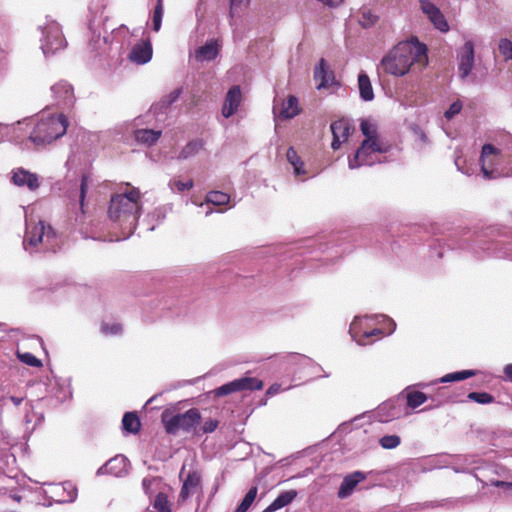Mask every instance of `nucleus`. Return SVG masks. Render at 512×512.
I'll list each match as a JSON object with an SVG mask.
<instances>
[{
    "mask_svg": "<svg viewBox=\"0 0 512 512\" xmlns=\"http://www.w3.org/2000/svg\"><path fill=\"white\" fill-rule=\"evenodd\" d=\"M140 199L141 193L134 187L111 197L108 217L120 234H116L115 238H111L110 241L126 240L134 233L141 213Z\"/></svg>",
    "mask_w": 512,
    "mask_h": 512,
    "instance_id": "obj_1",
    "label": "nucleus"
},
{
    "mask_svg": "<svg viewBox=\"0 0 512 512\" xmlns=\"http://www.w3.org/2000/svg\"><path fill=\"white\" fill-rule=\"evenodd\" d=\"M428 64L427 47L417 39L399 42L381 60L380 68L396 77L406 75L411 69L421 71Z\"/></svg>",
    "mask_w": 512,
    "mask_h": 512,
    "instance_id": "obj_2",
    "label": "nucleus"
},
{
    "mask_svg": "<svg viewBox=\"0 0 512 512\" xmlns=\"http://www.w3.org/2000/svg\"><path fill=\"white\" fill-rule=\"evenodd\" d=\"M34 126L29 134V141L37 148L44 147L62 137L68 127V120L63 114H42L34 122L31 118H24L13 125L14 131Z\"/></svg>",
    "mask_w": 512,
    "mask_h": 512,
    "instance_id": "obj_3",
    "label": "nucleus"
},
{
    "mask_svg": "<svg viewBox=\"0 0 512 512\" xmlns=\"http://www.w3.org/2000/svg\"><path fill=\"white\" fill-rule=\"evenodd\" d=\"M481 170L488 179L512 176V136H506L501 147L485 144L480 156Z\"/></svg>",
    "mask_w": 512,
    "mask_h": 512,
    "instance_id": "obj_4",
    "label": "nucleus"
},
{
    "mask_svg": "<svg viewBox=\"0 0 512 512\" xmlns=\"http://www.w3.org/2000/svg\"><path fill=\"white\" fill-rule=\"evenodd\" d=\"M23 248L30 255L53 252L59 248V241L52 226L42 220L33 222L26 219Z\"/></svg>",
    "mask_w": 512,
    "mask_h": 512,
    "instance_id": "obj_5",
    "label": "nucleus"
},
{
    "mask_svg": "<svg viewBox=\"0 0 512 512\" xmlns=\"http://www.w3.org/2000/svg\"><path fill=\"white\" fill-rule=\"evenodd\" d=\"M396 328L395 322L385 315L355 317L349 329L351 337L359 345L370 344L373 336L391 334Z\"/></svg>",
    "mask_w": 512,
    "mask_h": 512,
    "instance_id": "obj_6",
    "label": "nucleus"
},
{
    "mask_svg": "<svg viewBox=\"0 0 512 512\" xmlns=\"http://www.w3.org/2000/svg\"><path fill=\"white\" fill-rule=\"evenodd\" d=\"M38 29L41 32L40 47L46 58L65 49L67 42L56 21L46 18L45 22L38 26Z\"/></svg>",
    "mask_w": 512,
    "mask_h": 512,
    "instance_id": "obj_7",
    "label": "nucleus"
},
{
    "mask_svg": "<svg viewBox=\"0 0 512 512\" xmlns=\"http://www.w3.org/2000/svg\"><path fill=\"white\" fill-rule=\"evenodd\" d=\"M162 423L168 434L176 435L180 431L192 433L199 425L201 415L198 409L191 408L184 413L169 416L168 411L162 413Z\"/></svg>",
    "mask_w": 512,
    "mask_h": 512,
    "instance_id": "obj_8",
    "label": "nucleus"
},
{
    "mask_svg": "<svg viewBox=\"0 0 512 512\" xmlns=\"http://www.w3.org/2000/svg\"><path fill=\"white\" fill-rule=\"evenodd\" d=\"M388 147L383 142H370L363 140L360 147L356 150L354 157H349L348 167L357 169L361 166H371L380 163V155L387 152Z\"/></svg>",
    "mask_w": 512,
    "mask_h": 512,
    "instance_id": "obj_9",
    "label": "nucleus"
},
{
    "mask_svg": "<svg viewBox=\"0 0 512 512\" xmlns=\"http://www.w3.org/2000/svg\"><path fill=\"white\" fill-rule=\"evenodd\" d=\"M150 117V114H147L142 117H137L131 122H127L122 125V127L125 128L126 134H132L137 143L148 147L154 145L162 135L161 130H154L143 127L149 123V121L146 119Z\"/></svg>",
    "mask_w": 512,
    "mask_h": 512,
    "instance_id": "obj_10",
    "label": "nucleus"
},
{
    "mask_svg": "<svg viewBox=\"0 0 512 512\" xmlns=\"http://www.w3.org/2000/svg\"><path fill=\"white\" fill-rule=\"evenodd\" d=\"M263 382L255 377H243L228 382L215 390L216 396H225L234 392L261 390Z\"/></svg>",
    "mask_w": 512,
    "mask_h": 512,
    "instance_id": "obj_11",
    "label": "nucleus"
},
{
    "mask_svg": "<svg viewBox=\"0 0 512 512\" xmlns=\"http://www.w3.org/2000/svg\"><path fill=\"white\" fill-rule=\"evenodd\" d=\"M10 181L19 188H26L30 192H35L40 187V177L23 167L14 168L10 172Z\"/></svg>",
    "mask_w": 512,
    "mask_h": 512,
    "instance_id": "obj_12",
    "label": "nucleus"
},
{
    "mask_svg": "<svg viewBox=\"0 0 512 512\" xmlns=\"http://www.w3.org/2000/svg\"><path fill=\"white\" fill-rule=\"evenodd\" d=\"M51 92L55 103L64 108L69 109L75 103V96L72 86L66 81H60L51 87Z\"/></svg>",
    "mask_w": 512,
    "mask_h": 512,
    "instance_id": "obj_13",
    "label": "nucleus"
},
{
    "mask_svg": "<svg viewBox=\"0 0 512 512\" xmlns=\"http://www.w3.org/2000/svg\"><path fill=\"white\" fill-rule=\"evenodd\" d=\"M477 251L479 258L495 257L512 260V243L488 242Z\"/></svg>",
    "mask_w": 512,
    "mask_h": 512,
    "instance_id": "obj_14",
    "label": "nucleus"
},
{
    "mask_svg": "<svg viewBox=\"0 0 512 512\" xmlns=\"http://www.w3.org/2000/svg\"><path fill=\"white\" fill-rule=\"evenodd\" d=\"M458 72L462 79L467 78L474 66V44L472 41H466L458 53Z\"/></svg>",
    "mask_w": 512,
    "mask_h": 512,
    "instance_id": "obj_15",
    "label": "nucleus"
},
{
    "mask_svg": "<svg viewBox=\"0 0 512 512\" xmlns=\"http://www.w3.org/2000/svg\"><path fill=\"white\" fill-rule=\"evenodd\" d=\"M128 459L123 455H117L108 460L97 470L98 475L110 474L115 477H121L128 472Z\"/></svg>",
    "mask_w": 512,
    "mask_h": 512,
    "instance_id": "obj_16",
    "label": "nucleus"
},
{
    "mask_svg": "<svg viewBox=\"0 0 512 512\" xmlns=\"http://www.w3.org/2000/svg\"><path fill=\"white\" fill-rule=\"evenodd\" d=\"M201 491V475L198 471H190L183 481L179 494V502H185L191 496Z\"/></svg>",
    "mask_w": 512,
    "mask_h": 512,
    "instance_id": "obj_17",
    "label": "nucleus"
},
{
    "mask_svg": "<svg viewBox=\"0 0 512 512\" xmlns=\"http://www.w3.org/2000/svg\"><path fill=\"white\" fill-rule=\"evenodd\" d=\"M52 493L54 497L51 498L54 502L59 504L73 503L77 499L78 495L76 486L69 481L55 486Z\"/></svg>",
    "mask_w": 512,
    "mask_h": 512,
    "instance_id": "obj_18",
    "label": "nucleus"
},
{
    "mask_svg": "<svg viewBox=\"0 0 512 512\" xmlns=\"http://www.w3.org/2000/svg\"><path fill=\"white\" fill-rule=\"evenodd\" d=\"M330 129L333 135L331 147L333 150H338L342 143H344L350 134V126L344 119H339L331 123Z\"/></svg>",
    "mask_w": 512,
    "mask_h": 512,
    "instance_id": "obj_19",
    "label": "nucleus"
},
{
    "mask_svg": "<svg viewBox=\"0 0 512 512\" xmlns=\"http://www.w3.org/2000/svg\"><path fill=\"white\" fill-rule=\"evenodd\" d=\"M128 58L131 62L136 64H146L148 63L152 58V46L149 41V39L143 40L140 43L135 44L129 55Z\"/></svg>",
    "mask_w": 512,
    "mask_h": 512,
    "instance_id": "obj_20",
    "label": "nucleus"
},
{
    "mask_svg": "<svg viewBox=\"0 0 512 512\" xmlns=\"http://www.w3.org/2000/svg\"><path fill=\"white\" fill-rule=\"evenodd\" d=\"M242 100V94L239 86H233L226 94L222 107V115L225 118L231 117L238 109Z\"/></svg>",
    "mask_w": 512,
    "mask_h": 512,
    "instance_id": "obj_21",
    "label": "nucleus"
},
{
    "mask_svg": "<svg viewBox=\"0 0 512 512\" xmlns=\"http://www.w3.org/2000/svg\"><path fill=\"white\" fill-rule=\"evenodd\" d=\"M400 415L401 409L393 400L384 402L377 408L375 412V417L380 422H389L400 417Z\"/></svg>",
    "mask_w": 512,
    "mask_h": 512,
    "instance_id": "obj_22",
    "label": "nucleus"
},
{
    "mask_svg": "<svg viewBox=\"0 0 512 512\" xmlns=\"http://www.w3.org/2000/svg\"><path fill=\"white\" fill-rule=\"evenodd\" d=\"M273 112L275 116L282 119H291L295 117L299 113L298 99L295 96H289L288 99L281 104L280 108H278L275 103Z\"/></svg>",
    "mask_w": 512,
    "mask_h": 512,
    "instance_id": "obj_23",
    "label": "nucleus"
},
{
    "mask_svg": "<svg viewBox=\"0 0 512 512\" xmlns=\"http://www.w3.org/2000/svg\"><path fill=\"white\" fill-rule=\"evenodd\" d=\"M366 478L365 474L361 471H355L352 474L347 475L338 490V497L343 499L348 497L357 486L358 483Z\"/></svg>",
    "mask_w": 512,
    "mask_h": 512,
    "instance_id": "obj_24",
    "label": "nucleus"
},
{
    "mask_svg": "<svg viewBox=\"0 0 512 512\" xmlns=\"http://www.w3.org/2000/svg\"><path fill=\"white\" fill-rule=\"evenodd\" d=\"M314 78L319 83L317 84V89L321 90L323 88H327L335 84V78L331 71L326 68V63L324 59H321L318 66L314 71Z\"/></svg>",
    "mask_w": 512,
    "mask_h": 512,
    "instance_id": "obj_25",
    "label": "nucleus"
},
{
    "mask_svg": "<svg viewBox=\"0 0 512 512\" xmlns=\"http://www.w3.org/2000/svg\"><path fill=\"white\" fill-rule=\"evenodd\" d=\"M219 46L216 40L210 39L195 51V59L200 62L211 61L217 57Z\"/></svg>",
    "mask_w": 512,
    "mask_h": 512,
    "instance_id": "obj_26",
    "label": "nucleus"
},
{
    "mask_svg": "<svg viewBox=\"0 0 512 512\" xmlns=\"http://www.w3.org/2000/svg\"><path fill=\"white\" fill-rule=\"evenodd\" d=\"M296 490H287L281 492L278 497L262 512H275L283 507L288 506L297 497Z\"/></svg>",
    "mask_w": 512,
    "mask_h": 512,
    "instance_id": "obj_27",
    "label": "nucleus"
},
{
    "mask_svg": "<svg viewBox=\"0 0 512 512\" xmlns=\"http://www.w3.org/2000/svg\"><path fill=\"white\" fill-rule=\"evenodd\" d=\"M358 89L360 98L365 102H370L374 99V91L371 80L365 71H360L358 74Z\"/></svg>",
    "mask_w": 512,
    "mask_h": 512,
    "instance_id": "obj_28",
    "label": "nucleus"
},
{
    "mask_svg": "<svg viewBox=\"0 0 512 512\" xmlns=\"http://www.w3.org/2000/svg\"><path fill=\"white\" fill-rule=\"evenodd\" d=\"M478 459L475 456L465 455L457 459L452 469L456 473H471L473 470L478 469L475 464L478 463Z\"/></svg>",
    "mask_w": 512,
    "mask_h": 512,
    "instance_id": "obj_29",
    "label": "nucleus"
},
{
    "mask_svg": "<svg viewBox=\"0 0 512 512\" xmlns=\"http://www.w3.org/2000/svg\"><path fill=\"white\" fill-rule=\"evenodd\" d=\"M286 158H287V161L290 163V165L293 167L294 175L296 177L306 175V170L304 168V162L298 156L297 152L294 150L293 147L288 148L287 153H286Z\"/></svg>",
    "mask_w": 512,
    "mask_h": 512,
    "instance_id": "obj_30",
    "label": "nucleus"
},
{
    "mask_svg": "<svg viewBox=\"0 0 512 512\" xmlns=\"http://www.w3.org/2000/svg\"><path fill=\"white\" fill-rule=\"evenodd\" d=\"M141 427L140 419L134 412H126L122 419V428L125 432L136 434Z\"/></svg>",
    "mask_w": 512,
    "mask_h": 512,
    "instance_id": "obj_31",
    "label": "nucleus"
},
{
    "mask_svg": "<svg viewBox=\"0 0 512 512\" xmlns=\"http://www.w3.org/2000/svg\"><path fill=\"white\" fill-rule=\"evenodd\" d=\"M477 374L475 370H462L453 373H448L443 377L437 379L434 383H450L456 381L466 380L470 377H473Z\"/></svg>",
    "mask_w": 512,
    "mask_h": 512,
    "instance_id": "obj_32",
    "label": "nucleus"
},
{
    "mask_svg": "<svg viewBox=\"0 0 512 512\" xmlns=\"http://www.w3.org/2000/svg\"><path fill=\"white\" fill-rule=\"evenodd\" d=\"M171 205H163L154 209L153 212L148 214V219L153 223L149 230H154L156 225L160 224L167 216V214L171 211Z\"/></svg>",
    "mask_w": 512,
    "mask_h": 512,
    "instance_id": "obj_33",
    "label": "nucleus"
},
{
    "mask_svg": "<svg viewBox=\"0 0 512 512\" xmlns=\"http://www.w3.org/2000/svg\"><path fill=\"white\" fill-rule=\"evenodd\" d=\"M203 147V143L200 140H192L188 142L180 151L178 159L186 160L196 155Z\"/></svg>",
    "mask_w": 512,
    "mask_h": 512,
    "instance_id": "obj_34",
    "label": "nucleus"
},
{
    "mask_svg": "<svg viewBox=\"0 0 512 512\" xmlns=\"http://www.w3.org/2000/svg\"><path fill=\"white\" fill-rule=\"evenodd\" d=\"M406 400L409 408L416 409L428 400V396L420 391H409Z\"/></svg>",
    "mask_w": 512,
    "mask_h": 512,
    "instance_id": "obj_35",
    "label": "nucleus"
},
{
    "mask_svg": "<svg viewBox=\"0 0 512 512\" xmlns=\"http://www.w3.org/2000/svg\"><path fill=\"white\" fill-rule=\"evenodd\" d=\"M361 132L365 136L364 140H369L370 142H382L377 134L376 126L367 121L363 120L360 124Z\"/></svg>",
    "mask_w": 512,
    "mask_h": 512,
    "instance_id": "obj_36",
    "label": "nucleus"
},
{
    "mask_svg": "<svg viewBox=\"0 0 512 512\" xmlns=\"http://www.w3.org/2000/svg\"><path fill=\"white\" fill-rule=\"evenodd\" d=\"M89 30L91 33L89 45L93 50H100L103 45H106L107 37H102L100 30L94 28L92 24L89 25Z\"/></svg>",
    "mask_w": 512,
    "mask_h": 512,
    "instance_id": "obj_37",
    "label": "nucleus"
},
{
    "mask_svg": "<svg viewBox=\"0 0 512 512\" xmlns=\"http://www.w3.org/2000/svg\"><path fill=\"white\" fill-rule=\"evenodd\" d=\"M206 200L215 206H222L229 203L230 197L221 191H211L207 194Z\"/></svg>",
    "mask_w": 512,
    "mask_h": 512,
    "instance_id": "obj_38",
    "label": "nucleus"
},
{
    "mask_svg": "<svg viewBox=\"0 0 512 512\" xmlns=\"http://www.w3.org/2000/svg\"><path fill=\"white\" fill-rule=\"evenodd\" d=\"M257 496V487H252L248 490L241 503L236 508L235 512H246Z\"/></svg>",
    "mask_w": 512,
    "mask_h": 512,
    "instance_id": "obj_39",
    "label": "nucleus"
},
{
    "mask_svg": "<svg viewBox=\"0 0 512 512\" xmlns=\"http://www.w3.org/2000/svg\"><path fill=\"white\" fill-rule=\"evenodd\" d=\"M163 18V0H157L153 16H152V28L155 32H158L161 28Z\"/></svg>",
    "mask_w": 512,
    "mask_h": 512,
    "instance_id": "obj_40",
    "label": "nucleus"
},
{
    "mask_svg": "<svg viewBox=\"0 0 512 512\" xmlns=\"http://www.w3.org/2000/svg\"><path fill=\"white\" fill-rule=\"evenodd\" d=\"M429 20L433 23L435 28H437L439 31L447 32L449 30V25H448L444 15L440 11V9L438 11H436L435 14L430 16Z\"/></svg>",
    "mask_w": 512,
    "mask_h": 512,
    "instance_id": "obj_41",
    "label": "nucleus"
},
{
    "mask_svg": "<svg viewBox=\"0 0 512 512\" xmlns=\"http://www.w3.org/2000/svg\"><path fill=\"white\" fill-rule=\"evenodd\" d=\"M429 20L433 23L435 28H437L439 31L447 32L449 30V25H448L444 15L440 11V9L438 11H436L435 14L430 16Z\"/></svg>",
    "mask_w": 512,
    "mask_h": 512,
    "instance_id": "obj_42",
    "label": "nucleus"
},
{
    "mask_svg": "<svg viewBox=\"0 0 512 512\" xmlns=\"http://www.w3.org/2000/svg\"><path fill=\"white\" fill-rule=\"evenodd\" d=\"M25 400V397L20 396H14V395H3L0 397V406L3 408H9L10 405H13L14 407H19Z\"/></svg>",
    "mask_w": 512,
    "mask_h": 512,
    "instance_id": "obj_43",
    "label": "nucleus"
},
{
    "mask_svg": "<svg viewBox=\"0 0 512 512\" xmlns=\"http://www.w3.org/2000/svg\"><path fill=\"white\" fill-rule=\"evenodd\" d=\"M17 357L22 363L31 367H40L42 365L41 361L29 352H20L18 350Z\"/></svg>",
    "mask_w": 512,
    "mask_h": 512,
    "instance_id": "obj_44",
    "label": "nucleus"
},
{
    "mask_svg": "<svg viewBox=\"0 0 512 512\" xmlns=\"http://www.w3.org/2000/svg\"><path fill=\"white\" fill-rule=\"evenodd\" d=\"M379 443L384 449H394L401 443V439L397 435H385L380 438Z\"/></svg>",
    "mask_w": 512,
    "mask_h": 512,
    "instance_id": "obj_45",
    "label": "nucleus"
},
{
    "mask_svg": "<svg viewBox=\"0 0 512 512\" xmlns=\"http://www.w3.org/2000/svg\"><path fill=\"white\" fill-rule=\"evenodd\" d=\"M154 508L159 512H171L168 497L166 494H157L154 500Z\"/></svg>",
    "mask_w": 512,
    "mask_h": 512,
    "instance_id": "obj_46",
    "label": "nucleus"
},
{
    "mask_svg": "<svg viewBox=\"0 0 512 512\" xmlns=\"http://www.w3.org/2000/svg\"><path fill=\"white\" fill-rule=\"evenodd\" d=\"M468 398L479 404H489L494 401V397L487 392H471Z\"/></svg>",
    "mask_w": 512,
    "mask_h": 512,
    "instance_id": "obj_47",
    "label": "nucleus"
},
{
    "mask_svg": "<svg viewBox=\"0 0 512 512\" xmlns=\"http://www.w3.org/2000/svg\"><path fill=\"white\" fill-rule=\"evenodd\" d=\"M498 49L506 61L512 59V41L507 38L501 39L499 41Z\"/></svg>",
    "mask_w": 512,
    "mask_h": 512,
    "instance_id": "obj_48",
    "label": "nucleus"
},
{
    "mask_svg": "<svg viewBox=\"0 0 512 512\" xmlns=\"http://www.w3.org/2000/svg\"><path fill=\"white\" fill-rule=\"evenodd\" d=\"M182 93L181 89H175L172 92H170L167 96H165L159 103L161 108H168L170 105H172L174 102L178 100Z\"/></svg>",
    "mask_w": 512,
    "mask_h": 512,
    "instance_id": "obj_49",
    "label": "nucleus"
},
{
    "mask_svg": "<svg viewBox=\"0 0 512 512\" xmlns=\"http://www.w3.org/2000/svg\"><path fill=\"white\" fill-rule=\"evenodd\" d=\"M288 359L289 363L294 365L310 366L313 364V361L309 357L301 354H292L288 357Z\"/></svg>",
    "mask_w": 512,
    "mask_h": 512,
    "instance_id": "obj_50",
    "label": "nucleus"
},
{
    "mask_svg": "<svg viewBox=\"0 0 512 512\" xmlns=\"http://www.w3.org/2000/svg\"><path fill=\"white\" fill-rule=\"evenodd\" d=\"M463 104L460 100L454 101L449 108L445 111L444 116L447 120L453 119L462 110Z\"/></svg>",
    "mask_w": 512,
    "mask_h": 512,
    "instance_id": "obj_51",
    "label": "nucleus"
},
{
    "mask_svg": "<svg viewBox=\"0 0 512 512\" xmlns=\"http://www.w3.org/2000/svg\"><path fill=\"white\" fill-rule=\"evenodd\" d=\"M88 183H89V177L86 176V175H83L82 178H81L79 192L76 195L77 198H78V201H79L81 209H83V206H84V199H85Z\"/></svg>",
    "mask_w": 512,
    "mask_h": 512,
    "instance_id": "obj_52",
    "label": "nucleus"
},
{
    "mask_svg": "<svg viewBox=\"0 0 512 512\" xmlns=\"http://www.w3.org/2000/svg\"><path fill=\"white\" fill-rule=\"evenodd\" d=\"M420 8L422 12L429 18L433 14L436 13V11L439 10L438 7H436L431 1L429 0H420Z\"/></svg>",
    "mask_w": 512,
    "mask_h": 512,
    "instance_id": "obj_53",
    "label": "nucleus"
},
{
    "mask_svg": "<svg viewBox=\"0 0 512 512\" xmlns=\"http://www.w3.org/2000/svg\"><path fill=\"white\" fill-rule=\"evenodd\" d=\"M377 20V17L373 15L369 10L362 11L361 18L359 20L363 27H369L373 25Z\"/></svg>",
    "mask_w": 512,
    "mask_h": 512,
    "instance_id": "obj_54",
    "label": "nucleus"
},
{
    "mask_svg": "<svg viewBox=\"0 0 512 512\" xmlns=\"http://www.w3.org/2000/svg\"><path fill=\"white\" fill-rule=\"evenodd\" d=\"M102 332L106 335H117L122 332V326L119 323H104L102 325Z\"/></svg>",
    "mask_w": 512,
    "mask_h": 512,
    "instance_id": "obj_55",
    "label": "nucleus"
},
{
    "mask_svg": "<svg viewBox=\"0 0 512 512\" xmlns=\"http://www.w3.org/2000/svg\"><path fill=\"white\" fill-rule=\"evenodd\" d=\"M170 185L172 188H176L179 192H183L185 190H189L193 186V181L188 180L186 182H183L181 180H174L170 182Z\"/></svg>",
    "mask_w": 512,
    "mask_h": 512,
    "instance_id": "obj_56",
    "label": "nucleus"
},
{
    "mask_svg": "<svg viewBox=\"0 0 512 512\" xmlns=\"http://www.w3.org/2000/svg\"><path fill=\"white\" fill-rule=\"evenodd\" d=\"M217 427H218V421L209 419V420L205 421V423L203 424L202 431H203V433H212L216 430Z\"/></svg>",
    "mask_w": 512,
    "mask_h": 512,
    "instance_id": "obj_57",
    "label": "nucleus"
},
{
    "mask_svg": "<svg viewBox=\"0 0 512 512\" xmlns=\"http://www.w3.org/2000/svg\"><path fill=\"white\" fill-rule=\"evenodd\" d=\"M249 3V0H230V12L232 15L235 14L238 7L241 5H247Z\"/></svg>",
    "mask_w": 512,
    "mask_h": 512,
    "instance_id": "obj_58",
    "label": "nucleus"
},
{
    "mask_svg": "<svg viewBox=\"0 0 512 512\" xmlns=\"http://www.w3.org/2000/svg\"><path fill=\"white\" fill-rule=\"evenodd\" d=\"M280 391H282L281 385L275 383L268 388V390L266 391V394L268 396H274V395L278 394Z\"/></svg>",
    "mask_w": 512,
    "mask_h": 512,
    "instance_id": "obj_59",
    "label": "nucleus"
},
{
    "mask_svg": "<svg viewBox=\"0 0 512 512\" xmlns=\"http://www.w3.org/2000/svg\"><path fill=\"white\" fill-rule=\"evenodd\" d=\"M490 485L495 486V487H502V488H512L511 482H505V481H499V480L491 481Z\"/></svg>",
    "mask_w": 512,
    "mask_h": 512,
    "instance_id": "obj_60",
    "label": "nucleus"
},
{
    "mask_svg": "<svg viewBox=\"0 0 512 512\" xmlns=\"http://www.w3.org/2000/svg\"><path fill=\"white\" fill-rule=\"evenodd\" d=\"M129 32L128 28L125 25H121L118 29L113 31V37L118 38L121 35H125Z\"/></svg>",
    "mask_w": 512,
    "mask_h": 512,
    "instance_id": "obj_61",
    "label": "nucleus"
},
{
    "mask_svg": "<svg viewBox=\"0 0 512 512\" xmlns=\"http://www.w3.org/2000/svg\"><path fill=\"white\" fill-rule=\"evenodd\" d=\"M30 409H32V405L29 402H25V410H26L25 422H26V424H29L32 422V417L29 414Z\"/></svg>",
    "mask_w": 512,
    "mask_h": 512,
    "instance_id": "obj_62",
    "label": "nucleus"
},
{
    "mask_svg": "<svg viewBox=\"0 0 512 512\" xmlns=\"http://www.w3.org/2000/svg\"><path fill=\"white\" fill-rule=\"evenodd\" d=\"M504 374L506 376V378L512 382V363L511 364H507L505 367H504Z\"/></svg>",
    "mask_w": 512,
    "mask_h": 512,
    "instance_id": "obj_63",
    "label": "nucleus"
},
{
    "mask_svg": "<svg viewBox=\"0 0 512 512\" xmlns=\"http://www.w3.org/2000/svg\"><path fill=\"white\" fill-rule=\"evenodd\" d=\"M428 386V384L426 383H418L417 384V387H420V388H426Z\"/></svg>",
    "mask_w": 512,
    "mask_h": 512,
    "instance_id": "obj_64",
    "label": "nucleus"
}]
</instances>
